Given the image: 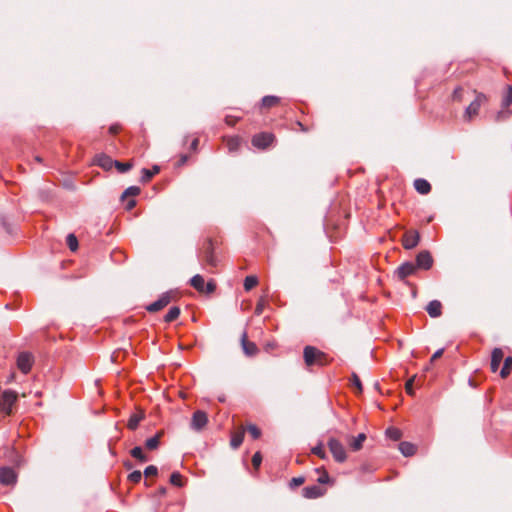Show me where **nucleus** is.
<instances>
[{"instance_id":"obj_37","label":"nucleus","mask_w":512,"mask_h":512,"mask_svg":"<svg viewBox=\"0 0 512 512\" xmlns=\"http://www.w3.org/2000/svg\"><path fill=\"white\" fill-rule=\"evenodd\" d=\"M140 193V188L137 187V186H130L128 187L123 193H122V196L121 198L124 199L125 197H128V196H136Z\"/></svg>"},{"instance_id":"obj_46","label":"nucleus","mask_w":512,"mask_h":512,"mask_svg":"<svg viewBox=\"0 0 512 512\" xmlns=\"http://www.w3.org/2000/svg\"><path fill=\"white\" fill-rule=\"evenodd\" d=\"M352 383L357 388L358 392H362V383L357 374H352Z\"/></svg>"},{"instance_id":"obj_4","label":"nucleus","mask_w":512,"mask_h":512,"mask_svg":"<svg viewBox=\"0 0 512 512\" xmlns=\"http://www.w3.org/2000/svg\"><path fill=\"white\" fill-rule=\"evenodd\" d=\"M486 101V96L483 93H477L475 99L466 108L464 113L465 120H471L478 115L481 105Z\"/></svg>"},{"instance_id":"obj_13","label":"nucleus","mask_w":512,"mask_h":512,"mask_svg":"<svg viewBox=\"0 0 512 512\" xmlns=\"http://www.w3.org/2000/svg\"><path fill=\"white\" fill-rule=\"evenodd\" d=\"M114 161L115 160H113L110 156L104 153H99L95 155L93 163L108 171L111 170L114 166Z\"/></svg>"},{"instance_id":"obj_3","label":"nucleus","mask_w":512,"mask_h":512,"mask_svg":"<svg viewBox=\"0 0 512 512\" xmlns=\"http://www.w3.org/2000/svg\"><path fill=\"white\" fill-rule=\"evenodd\" d=\"M328 447L336 462L342 463L346 460V450L339 440L330 438L328 441Z\"/></svg>"},{"instance_id":"obj_1","label":"nucleus","mask_w":512,"mask_h":512,"mask_svg":"<svg viewBox=\"0 0 512 512\" xmlns=\"http://www.w3.org/2000/svg\"><path fill=\"white\" fill-rule=\"evenodd\" d=\"M303 357L307 366L315 364L323 366L327 364V357L325 353L313 346H306L304 348Z\"/></svg>"},{"instance_id":"obj_49","label":"nucleus","mask_w":512,"mask_h":512,"mask_svg":"<svg viewBox=\"0 0 512 512\" xmlns=\"http://www.w3.org/2000/svg\"><path fill=\"white\" fill-rule=\"evenodd\" d=\"M413 382H414V378H411L409 379L407 382H406V391L408 394L412 395L413 394Z\"/></svg>"},{"instance_id":"obj_7","label":"nucleus","mask_w":512,"mask_h":512,"mask_svg":"<svg viewBox=\"0 0 512 512\" xmlns=\"http://www.w3.org/2000/svg\"><path fill=\"white\" fill-rule=\"evenodd\" d=\"M17 482V474L11 467L4 466L0 468V483L2 485L11 486Z\"/></svg>"},{"instance_id":"obj_29","label":"nucleus","mask_w":512,"mask_h":512,"mask_svg":"<svg viewBox=\"0 0 512 512\" xmlns=\"http://www.w3.org/2000/svg\"><path fill=\"white\" fill-rule=\"evenodd\" d=\"M130 454L133 458L139 460L140 462H147L148 461V457L143 453V450L140 446H136L134 447L131 451H130Z\"/></svg>"},{"instance_id":"obj_59","label":"nucleus","mask_w":512,"mask_h":512,"mask_svg":"<svg viewBox=\"0 0 512 512\" xmlns=\"http://www.w3.org/2000/svg\"><path fill=\"white\" fill-rule=\"evenodd\" d=\"M125 466L129 469L132 467L131 463H126Z\"/></svg>"},{"instance_id":"obj_11","label":"nucleus","mask_w":512,"mask_h":512,"mask_svg":"<svg viewBox=\"0 0 512 512\" xmlns=\"http://www.w3.org/2000/svg\"><path fill=\"white\" fill-rule=\"evenodd\" d=\"M416 266L412 262H405L401 264L394 272V275L399 280H404L406 277L413 275L416 272Z\"/></svg>"},{"instance_id":"obj_43","label":"nucleus","mask_w":512,"mask_h":512,"mask_svg":"<svg viewBox=\"0 0 512 512\" xmlns=\"http://www.w3.org/2000/svg\"><path fill=\"white\" fill-rule=\"evenodd\" d=\"M262 462V456L260 452H256L252 457V465L255 469H258Z\"/></svg>"},{"instance_id":"obj_32","label":"nucleus","mask_w":512,"mask_h":512,"mask_svg":"<svg viewBox=\"0 0 512 512\" xmlns=\"http://www.w3.org/2000/svg\"><path fill=\"white\" fill-rule=\"evenodd\" d=\"M244 439V432H238L233 434L230 445L233 449H237L240 447Z\"/></svg>"},{"instance_id":"obj_36","label":"nucleus","mask_w":512,"mask_h":512,"mask_svg":"<svg viewBox=\"0 0 512 512\" xmlns=\"http://www.w3.org/2000/svg\"><path fill=\"white\" fill-rule=\"evenodd\" d=\"M67 245L70 248L71 251H76L78 248V240L74 234H68L67 238Z\"/></svg>"},{"instance_id":"obj_54","label":"nucleus","mask_w":512,"mask_h":512,"mask_svg":"<svg viewBox=\"0 0 512 512\" xmlns=\"http://www.w3.org/2000/svg\"><path fill=\"white\" fill-rule=\"evenodd\" d=\"M234 122H235V120H234V119H232L231 117H229V116H227V117H226V123H227L228 125H233V124H234Z\"/></svg>"},{"instance_id":"obj_27","label":"nucleus","mask_w":512,"mask_h":512,"mask_svg":"<svg viewBox=\"0 0 512 512\" xmlns=\"http://www.w3.org/2000/svg\"><path fill=\"white\" fill-rule=\"evenodd\" d=\"M279 98L276 96L268 95L264 96L261 100V107L263 108H270L272 106H275L279 102Z\"/></svg>"},{"instance_id":"obj_6","label":"nucleus","mask_w":512,"mask_h":512,"mask_svg":"<svg viewBox=\"0 0 512 512\" xmlns=\"http://www.w3.org/2000/svg\"><path fill=\"white\" fill-rule=\"evenodd\" d=\"M33 361L34 358L31 353L21 352L17 358V366L22 373L27 374L32 368Z\"/></svg>"},{"instance_id":"obj_52","label":"nucleus","mask_w":512,"mask_h":512,"mask_svg":"<svg viewBox=\"0 0 512 512\" xmlns=\"http://www.w3.org/2000/svg\"><path fill=\"white\" fill-rule=\"evenodd\" d=\"M198 145H199V139L198 138H194L192 140V142H191L190 149L192 151H197Z\"/></svg>"},{"instance_id":"obj_24","label":"nucleus","mask_w":512,"mask_h":512,"mask_svg":"<svg viewBox=\"0 0 512 512\" xmlns=\"http://www.w3.org/2000/svg\"><path fill=\"white\" fill-rule=\"evenodd\" d=\"M190 284L197 291L204 292L205 281H204V278L201 275L197 274V275L193 276L191 278V280H190Z\"/></svg>"},{"instance_id":"obj_53","label":"nucleus","mask_w":512,"mask_h":512,"mask_svg":"<svg viewBox=\"0 0 512 512\" xmlns=\"http://www.w3.org/2000/svg\"><path fill=\"white\" fill-rule=\"evenodd\" d=\"M136 205V201L134 199H131L127 202V209L128 210H131L132 208H134Z\"/></svg>"},{"instance_id":"obj_12","label":"nucleus","mask_w":512,"mask_h":512,"mask_svg":"<svg viewBox=\"0 0 512 512\" xmlns=\"http://www.w3.org/2000/svg\"><path fill=\"white\" fill-rule=\"evenodd\" d=\"M274 140V136L270 133H259L253 136L252 144L261 149L267 148Z\"/></svg>"},{"instance_id":"obj_51","label":"nucleus","mask_w":512,"mask_h":512,"mask_svg":"<svg viewBox=\"0 0 512 512\" xmlns=\"http://www.w3.org/2000/svg\"><path fill=\"white\" fill-rule=\"evenodd\" d=\"M444 353V349L440 348L438 349L431 357V362L435 361L436 359L440 358Z\"/></svg>"},{"instance_id":"obj_25","label":"nucleus","mask_w":512,"mask_h":512,"mask_svg":"<svg viewBox=\"0 0 512 512\" xmlns=\"http://www.w3.org/2000/svg\"><path fill=\"white\" fill-rule=\"evenodd\" d=\"M180 315V308L177 306L171 307L166 315L164 316V321L167 323L173 322L176 320Z\"/></svg>"},{"instance_id":"obj_35","label":"nucleus","mask_w":512,"mask_h":512,"mask_svg":"<svg viewBox=\"0 0 512 512\" xmlns=\"http://www.w3.org/2000/svg\"><path fill=\"white\" fill-rule=\"evenodd\" d=\"M512 103V86H507L506 94L502 99V107L508 108Z\"/></svg>"},{"instance_id":"obj_48","label":"nucleus","mask_w":512,"mask_h":512,"mask_svg":"<svg viewBox=\"0 0 512 512\" xmlns=\"http://www.w3.org/2000/svg\"><path fill=\"white\" fill-rule=\"evenodd\" d=\"M215 288H216V286L213 282H208L207 284H205L204 292L212 293V292H214Z\"/></svg>"},{"instance_id":"obj_45","label":"nucleus","mask_w":512,"mask_h":512,"mask_svg":"<svg viewBox=\"0 0 512 512\" xmlns=\"http://www.w3.org/2000/svg\"><path fill=\"white\" fill-rule=\"evenodd\" d=\"M158 473V469L154 465L147 466L144 470V475L146 477L155 476Z\"/></svg>"},{"instance_id":"obj_17","label":"nucleus","mask_w":512,"mask_h":512,"mask_svg":"<svg viewBox=\"0 0 512 512\" xmlns=\"http://www.w3.org/2000/svg\"><path fill=\"white\" fill-rule=\"evenodd\" d=\"M426 311L430 317L436 318L442 314V304L438 300H432L426 306Z\"/></svg>"},{"instance_id":"obj_21","label":"nucleus","mask_w":512,"mask_h":512,"mask_svg":"<svg viewBox=\"0 0 512 512\" xmlns=\"http://www.w3.org/2000/svg\"><path fill=\"white\" fill-rule=\"evenodd\" d=\"M159 171L160 168L157 165L153 166L152 169L143 168L141 171V181L144 183L150 181L155 174L159 173Z\"/></svg>"},{"instance_id":"obj_16","label":"nucleus","mask_w":512,"mask_h":512,"mask_svg":"<svg viewBox=\"0 0 512 512\" xmlns=\"http://www.w3.org/2000/svg\"><path fill=\"white\" fill-rule=\"evenodd\" d=\"M420 237L416 231L406 233L403 239V246L405 249H413L419 243Z\"/></svg>"},{"instance_id":"obj_34","label":"nucleus","mask_w":512,"mask_h":512,"mask_svg":"<svg viewBox=\"0 0 512 512\" xmlns=\"http://www.w3.org/2000/svg\"><path fill=\"white\" fill-rule=\"evenodd\" d=\"M114 166L116 167V169L120 172V173H126L128 172L132 167H133V164L132 162H120V161H117L115 160L114 161Z\"/></svg>"},{"instance_id":"obj_38","label":"nucleus","mask_w":512,"mask_h":512,"mask_svg":"<svg viewBox=\"0 0 512 512\" xmlns=\"http://www.w3.org/2000/svg\"><path fill=\"white\" fill-rule=\"evenodd\" d=\"M170 483L174 486L181 487L183 485L181 474L179 472H173L170 476Z\"/></svg>"},{"instance_id":"obj_8","label":"nucleus","mask_w":512,"mask_h":512,"mask_svg":"<svg viewBox=\"0 0 512 512\" xmlns=\"http://www.w3.org/2000/svg\"><path fill=\"white\" fill-rule=\"evenodd\" d=\"M171 299H172L171 292H165L162 295H160L158 300L149 304L146 307V309L148 312H151V313L160 311L161 309L166 307L171 302Z\"/></svg>"},{"instance_id":"obj_58","label":"nucleus","mask_w":512,"mask_h":512,"mask_svg":"<svg viewBox=\"0 0 512 512\" xmlns=\"http://www.w3.org/2000/svg\"><path fill=\"white\" fill-rule=\"evenodd\" d=\"M218 400H219L220 402H225V400H226V399H225V396H224V395H221V396H219V397H218Z\"/></svg>"},{"instance_id":"obj_9","label":"nucleus","mask_w":512,"mask_h":512,"mask_svg":"<svg viewBox=\"0 0 512 512\" xmlns=\"http://www.w3.org/2000/svg\"><path fill=\"white\" fill-rule=\"evenodd\" d=\"M208 423V416L202 410H197L193 413L191 419V428L196 431L203 429Z\"/></svg>"},{"instance_id":"obj_23","label":"nucleus","mask_w":512,"mask_h":512,"mask_svg":"<svg viewBox=\"0 0 512 512\" xmlns=\"http://www.w3.org/2000/svg\"><path fill=\"white\" fill-rule=\"evenodd\" d=\"M161 436H162V432H158L155 436L147 439L145 441V447L148 450H155V449H157L159 444H160Z\"/></svg>"},{"instance_id":"obj_30","label":"nucleus","mask_w":512,"mask_h":512,"mask_svg":"<svg viewBox=\"0 0 512 512\" xmlns=\"http://www.w3.org/2000/svg\"><path fill=\"white\" fill-rule=\"evenodd\" d=\"M226 144H227V148H228L229 152L233 153L239 149V147L241 145V140L238 137H230L227 139Z\"/></svg>"},{"instance_id":"obj_57","label":"nucleus","mask_w":512,"mask_h":512,"mask_svg":"<svg viewBox=\"0 0 512 512\" xmlns=\"http://www.w3.org/2000/svg\"><path fill=\"white\" fill-rule=\"evenodd\" d=\"M34 160H35L36 162H38V163H42V162H43L42 157H40V156H38V155L34 157Z\"/></svg>"},{"instance_id":"obj_10","label":"nucleus","mask_w":512,"mask_h":512,"mask_svg":"<svg viewBox=\"0 0 512 512\" xmlns=\"http://www.w3.org/2000/svg\"><path fill=\"white\" fill-rule=\"evenodd\" d=\"M433 265V258L430 252L424 250L416 256V268L423 270H429Z\"/></svg>"},{"instance_id":"obj_31","label":"nucleus","mask_w":512,"mask_h":512,"mask_svg":"<svg viewBox=\"0 0 512 512\" xmlns=\"http://www.w3.org/2000/svg\"><path fill=\"white\" fill-rule=\"evenodd\" d=\"M386 436L393 440V441H398L401 439L402 437V432L400 429L398 428H395V427H389L387 430H386Z\"/></svg>"},{"instance_id":"obj_15","label":"nucleus","mask_w":512,"mask_h":512,"mask_svg":"<svg viewBox=\"0 0 512 512\" xmlns=\"http://www.w3.org/2000/svg\"><path fill=\"white\" fill-rule=\"evenodd\" d=\"M241 345L244 353L247 356H254L258 352V348L255 343L247 340V334L244 332L241 337Z\"/></svg>"},{"instance_id":"obj_60","label":"nucleus","mask_w":512,"mask_h":512,"mask_svg":"<svg viewBox=\"0 0 512 512\" xmlns=\"http://www.w3.org/2000/svg\"><path fill=\"white\" fill-rule=\"evenodd\" d=\"M166 492V489L165 488H162L161 489V493L164 494Z\"/></svg>"},{"instance_id":"obj_42","label":"nucleus","mask_w":512,"mask_h":512,"mask_svg":"<svg viewBox=\"0 0 512 512\" xmlns=\"http://www.w3.org/2000/svg\"><path fill=\"white\" fill-rule=\"evenodd\" d=\"M318 483L320 484H328L330 483L331 479L327 471L323 470L320 474V476L317 479Z\"/></svg>"},{"instance_id":"obj_2","label":"nucleus","mask_w":512,"mask_h":512,"mask_svg":"<svg viewBox=\"0 0 512 512\" xmlns=\"http://www.w3.org/2000/svg\"><path fill=\"white\" fill-rule=\"evenodd\" d=\"M17 393L12 390H6L0 397V412L9 415L12 411V406L17 400Z\"/></svg>"},{"instance_id":"obj_26","label":"nucleus","mask_w":512,"mask_h":512,"mask_svg":"<svg viewBox=\"0 0 512 512\" xmlns=\"http://www.w3.org/2000/svg\"><path fill=\"white\" fill-rule=\"evenodd\" d=\"M511 368H512V357L508 356L504 359L503 367L500 370L501 378H507L511 372Z\"/></svg>"},{"instance_id":"obj_44","label":"nucleus","mask_w":512,"mask_h":512,"mask_svg":"<svg viewBox=\"0 0 512 512\" xmlns=\"http://www.w3.org/2000/svg\"><path fill=\"white\" fill-rule=\"evenodd\" d=\"M312 453L319 456L320 458L324 459L325 458V451H324V448L322 446V444H319L315 447L312 448Z\"/></svg>"},{"instance_id":"obj_40","label":"nucleus","mask_w":512,"mask_h":512,"mask_svg":"<svg viewBox=\"0 0 512 512\" xmlns=\"http://www.w3.org/2000/svg\"><path fill=\"white\" fill-rule=\"evenodd\" d=\"M142 479V473L139 470H135L128 475V480L132 483H139Z\"/></svg>"},{"instance_id":"obj_41","label":"nucleus","mask_w":512,"mask_h":512,"mask_svg":"<svg viewBox=\"0 0 512 512\" xmlns=\"http://www.w3.org/2000/svg\"><path fill=\"white\" fill-rule=\"evenodd\" d=\"M305 482V478L300 476V477H294L291 479L290 483H289V486L290 488L294 489L300 485H302L303 483Z\"/></svg>"},{"instance_id":"obj_5","label":"nucleus","mask_w":512,"mask_h":512,"mask_svg":"<svg viewBox=\"0 0 512 512\" xmlns=\"http://www.w3.org/2000/svg\"><path fill=\"white\" fill-rule=\"evenodd\" d=\"M199 258L204 261L210 267L217 266V259L213 252V244L211 240H207L202 248Z\"/></svg>"},{"instance_id":"obj_19","label":"nucleus","mask_w":512,"mask_h":512,"mask_svg":"<svg viewBox=\"0 0 512 512\" xmlns=\"http://www.w3.org/2000/svg\"><path fill=\"white\" fill-rule=\"evenodd\" d=\"M414 188L422 195L428 194L431 191L430 183L422 178H418L414 181Z\"/></svg>"},{"instance_id":"obj_39","label":"nucleus","mask_w":512,"mask_h":512,"mask_svg":"<svg viewBox=\"0 0 512 512\" xmlns=\"http://www.w3.org/2000/svg\"><path fill=\"white\" fill-rule=\"evenodd\" d=\"M247 431L250 433L253 439H258L261 436V430L254 424L247 426Z\"/></svg>"},{"instance_id":"obj_22","label":"nucleus","mask_w":512,"mask_h":512,"mask_svg":"<svg viewBox=\"0 0 512 512\" xmlns=\"http://www.w3.org/2000/svg\"><path fill=\"white\" fill-rule=\"evenodd\" d=\"M366 440V435L364 433L358 434L357 437H353L350 442V447L353 451H359L362 446L363 442Z\"/></svg>"},{"instance_id":"obj_14","label":"nucleus","mask_w":512,"mask_h":512,"mask_svg":"<svg viewBox=\"0 0 512 512\" xmlns=\"http://www.w3.org/2000/svg\"><path fill=\"white\" fill-rule=\"evenodd\" d=\"M324 493H325V490L317 485L306 486L302 490L303 497H305L307 499H315V498L321 497L324 495Z\"/></svg>"},{"instance_id":"obj_50","label":"nucleus","mask_w":512,"mask_h":512,"mask_svg":"<svg viewBox=\"0 0 512 512\" xmlns=\"http://www.w3.org/2000/svg\"><path fill=\"white\" fill-rule=\"evenodd\" d=\"M263 308H264V301L263 300H260L257 305H256V308H255V313L257 315H260L262 314L263 312Z\"/></svg>"},{"instance_id":"obj_33","label":"nucleus","mask_w":512,"mask_h":512,"mask_svg":"<svg viewBox=\"0 0 512 512\" xmlns=\"http://www.w3.org/2000/svg\"><path fill=\"white\" fill-rule=\"evenodd\" d=\"M257 284H258V278L256 276H254V275L246 276V278L244 279V289L246 291L251 290Z\"/></svg>"},{"instance_id":"obj_20","label":"nucleus","mask_w":512,"mask_h":512,"mask_svg":"<svg viewBox=\"0 0 512 512\" xmlns=\"http://www.w3.org/2000/svg\"><path fill=\"white\" fill-rule=\"evenodd\" d=\"M399 450L405 457H409L415 454L416 446L410 442L404 441L399 444Z\"/></svg>"},{"instance_id":"obj_47","label":"nucleus","mask_w":512,"mask_h":512,"mask_svg":"<svg viewBox=\"0 0 512 512\" xmlns=\"http://www.w3.org/2000/svg\"><path fill=\"white\" fill-rule=\"evenodd\" d=\"M463 89L461 87H457L454 92H453V99L456 100V101H461L462 97H461V93H462Z\"/></svg>"},{"instance_id":"obj_28","label":"nucleus","mask_w":512,"mask_h":512,"mask_svg":"<svg viewBox=\"0 0 512 512\" xmlns=\"http://www.w3.org/2000/svg\"><path fill=\"white\" fill-rule=\"evenodd\" d=\"M143 419V414H132L128 420V424H127V427L130 429V430H135L140 421Z\"/></svg>"},{"instance_id":"obj_55","label":"nucleus","mask_w":512,"mask_h":512,"mask_svg":"<svg viewBox=\"0 0 512 512\" xmlns=\"http://www.w3.org/2000/svg\"><path fill=\"white\" fill-rule=\"evenodd\" d=\"M109 131H110V133L115 134V133L118 132V127L117 126H111L109 128Z\"/></svg>"},{"instance_id":"obj_18","label":"nucleus","mask_w":512,"mask_h":512,"mask_svg":"<svg viewBox=\"0 0 512 512\" xmlns=\"http://www.w3.org/2000/svg\"><path fill=\"white\" fill-rule=\"evenodd\" d=\"M503 360V351L500 348H494L491 354V370L496 372Z\"/></svg>"},{"instance_id":"obj_56","label":"nucleus","mask_w":512,"mask_h":512,"mask_svg":"<svg viewBox=\"0 0 512 512\" xmlns=\"http://www.w3.org/2000/svg\"><path fill=\"white\" fill-rule=\"evenodd\" d=\"M187 159H188L187 155H182L181 158H180V164L186 163Z\"/></svg>"}]
</instances>
